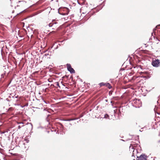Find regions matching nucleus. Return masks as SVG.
I'll list each match as a JSON object with an SVG mask.
<instances>
[{
	"label": "nucleus",
	"instance_id": "obj_1",
	"mask_svg": "<svg viewBox=\"0 0 160 160\" xmlns=\"http://www.w3.org/2000/svg\"><path fill=\"white\" fill-rule=\"evenodd\" d=\"M152 65L154 67H158L160 66V60L158 59L153 60L152 62Z\"/></svg>",
	"mask_w": 160,
	"mask_h": 160
},
{
	"label": "nucleus",
	"instance_id": "obj_2",
	"mask_svg": "<svg viewBox=\"0 0 160 160\" xmlns=\"http://www.w3.org/2000/svg\"><path fill=\"white\" fill-rule=\"evenodd\" d=\"M67 66L68 70L71 73H74L75 71L73 68H72L71 65L70 64H67Z\"/></svg>",
	"mask_w": 160,
	"mask_h": 160
},
{
	"label": "nucleus",
	"instance_id": "obj_3",
	"mask_svg": "<svg viewBox=\"0 0 160 160\" xmlns=\"http://www.w3.org/2000/svg\"><path fill=\"white\" fill-rule=\"evenodd\" d=\"M57 23L56 22H52L49 24V26L50 27H53L52 29H55V28H57L58 25H56Z\"/></svg>",
	"mask_w": 160,
	"mask_h": 160
},
{
	"label": "nucleus",
	"instance_id": "obj_4",
	"mask_svg": "<svg viewBox=\"0 0 160 160\" xmlns=\"http://www.w3.org/2000/svg\"><path fill=\"white\" fill-rule=\"evenodd\" d=\"M137 160H147L146 157L145 155H141L137 157Z\"/></svg>",
	"mask_w": 160,
	"mask_h": 160
},
{
	"label": "nucleus",
	"instance_id": "obj_5",
	"mask_svg": "<svg viewBox=\"0 0 160 160\" xmlns=\"http://www.w3.org/2000/svg\"><path fill=\"white\" fill-rule=\"evenodd\" d=\"M64 9L65 10H66V11H67L66 12H64V13L62 12V13H61V14H62V15H67L68 14V13L69 12L68 10V8H65Z\"/></svg>",
	"mask_w": 160,
	"mask_h": 160
},
{
	"label": "nucleus",
	"instance_id": "obj_6",
	"mask_svg": "<svg viewBox=\"0 0 160 160\" xmlns=\"http://www.w3.org/2000/svg\"><path fill=\"white\" fill-rule=\"evenodd\" d=\"M106 83H106L101 82L99 84V85L101 87H102V86H106Z\"/></svg>",
	"mask_w": 160,
	"mask_h": 160
},
{
	"label": "nucleus",
	"instance_id": "obj_7",
	"mask_svg": "<svg viewBox=\"0 0 160 160\" xmlns=\"http://www.w3.org/2000/svg\"><path fill=\"white\" fill-rule=\"evenodd\" d=\"M106 87L108 88L109 89H110L112 88V86L109 83H107L106 85Z\"/></svg>",
	"mask_w": 160,
	"mask_h": 160
},
{
	"label": "nucleus",
	"instance_id": "obj_8",
	"mask_svg": "<svg viewBox=\"0 0 160 160\" xmlns=\"http://www.w3.org/2000/svg\"><path fill=\"white\" fill-rule=\"evenodd\" d=\"M55 84L57 86H58V87H59V88H60V86H59V83H58V82H56L55 83Z\"/></svg>",
	"mask_w": 160,
	"mask_h": 160
},
{
	"label": "nucleus",
	"instance_id": "obj_9",
	"mask_svg": "<svg viewBox=\"0 0 160 160\" xmlns=\"http://www.w3.org/2000/svg\"><path fill=\"white\" fill-rule=\"evenodd\" d=\"M0 1L2 2H5L6 0H0Z\"/></svg>",
	"mask_w": 160,
	"mask_h": 160
},
{
	"label": "nucleus",
	"instance_id": "obj_10",
	"mask_svg": "<svg viewBox=\"0 0 160 160\" xmlns=\"http://www.w3.org/2000/svg\"><path fill=\"white\" fill-rule=\"evenodd\" d=\"M145 72H140V75H142V74H143V73H144Z\"/></svg>",
	"mask_w": 160,
	"mask_h": 160
},
{
	"label": "nucleus",
	"instance_id": "obj_11",
	"mask_svg": "<svg viewBox=\"0 0 160 160\" xmlns=\"http://www.w3.org/2000/svg\"><path fill=\"white\" fill-rule=\"evenodd\" d=\"M160 44V41L159 42H158L157 43V44Z\"/></svg>",
	"mask_w": 160,
	"mask_h": 160
},
{
	"label": "nucleus",
	"instance_id": "obj_12",
	"mask_svg": "<svg viewBox=\"0 0 160 160\" xmlns=\"http://www.w3.org/2000/svg\"><path fill=\"white\" fill-rule=\"evenodd\" d=\"M2 78H3V74H2Z\"/></svg>",
	"mask_w": 160,
	"mask_h": 160
},
{
	"label": "nucleus",
	"instance_id": "obj_13",
	"mask_svg": "<svg viewBox=\"0 0 160 160\" xmlns=\"http://www.w3.org/2000/svg\"><path fill=\"white\" fill-rule=\"evenodd\" d=\"M141 77L145 78V77H144V76H141Z\"/></svg>",
	"mask_w": 160,
	"mask_h": 160
},
{
	"label": "nucleus",
	"instance_id": "obj_14",
	"mask_svg": "<svg viewBox=\"0 0 160 160\" xmlns=\"http://www.w3.org/2000/svg\"><path fill=\"white\" fill-rule=\"evenodd\" d=\"M158 26H157L156 27V28H158Z\"/></svg>",
	"mask_w": 160,
	"mask_h": 160
},
{
	"label": "nucleus",
	"instance_id": "obj_15",
	"mask_svg": "<svg viewBox=\"0 0 160 160\" xmlns=\"http://www.w3.org/2000/svg\"><path fill=\"white\" fill-rule=\"evenodd\" d=\"M133 160H135V159H133Z\"/></svg>",
	"mask_w": 160,
	"mask_h": 160
}]
</instances>
